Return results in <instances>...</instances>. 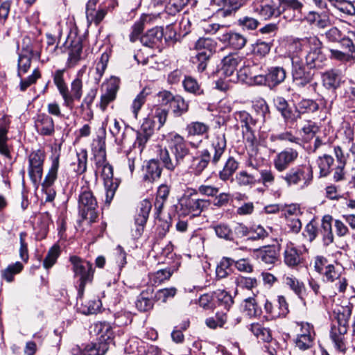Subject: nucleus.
Masks as SVG:
<instances>
[{
    "label": "nucleus",
    "mask_w": 355,
    "mask_h": 355,
    "mask_svg": "<svg viewBox=\"0 0 355 355\" xmlns=\"http://www.w3.org/2000/svg\"><path fill=\"white\" fill-rule=\"evenodd\" d=\"M264 309L267 313L274 318H284L289 313L288 304L283 295L277 296V304H275L266 300L264 304Z\"/></svg>",
    "instance_id": "nucleus-16"
},
{
    "label": "nucleus",
    "mask_w": 355,
    "mask_h": 355,
    "mask_svg": "<svg viewBox=\"0 0 355 355\" xmlns=\"http://www.w3.org/2000/svg\"><path fill=\"white\" fill-rule=\"evenodd\" d=\"M83 46L80 40L73 41L69 51L68 62L70 67H73L80 59Z\"/></svg>",
    "instance_id": "nucleus-45"
},
{
    "label": "nucleus",
    "mask_w": 355,
    "mask_h": 355,
    "mask_svg": "<svg viewBox=\"0 0 355 355\" xmlns=\"http://www.w3.org/2000/svg\"><path fill=\"white\" fill-rule=\"evenodd\" d=\"M186 131L188 137H207L209 131L208 124L200 121H192L187 124Z\"/></svg>",
    "instance_id": "nucleus-29"
},
{
    "label": "nucleus",
    "mask_w": 355,
    "mask_h": 355,
    "mask_svg": "<svg viewBox=\"0 0 355 355\" xmlns=\"http://www.w3.org/2000/svg\"><path fill=\"white\" fill-rule=\"evenodd\" d=\"M162 171V168L160 167L159 162L150 159L145 167L144 180L148 182H153L160 178Z\"/></svg>",
    "instance_id": "nucleus-25"
},
{
    "label": "nucleus",
    "mask_w": 355,
    "mask_h": 355,
    "mask_svg": "<svg viewBox=\"0 0 355 355\" xmlns=\"http://www.w3.org/2000/svg\"><path fill=\"white\" fill-rule=\"evenodd\" d=\"M171 105L173 109L174 114L178 116L187 112L189 108L188 103L180 96L175 97Z\"/></svg>",
    "instance_id": "nucleus-58"
},
{
    "label": "nucleus",
    "mask_w": 355,
    "mask_h": 355,
    "mask_svg": "<svg viewBox=\"0 0 355 355\" xmlns=\"http://www.w3.org/2000/svg\"><path fill=\"white\" fill-rule=\"evenodd\" d=\"M298 152L293 148H286L277 153L273 159L272 164L278 172H283L293 164L298 157Z\"/></svg>",
    "instance_id": "nucleus-13"
},
{
    "label": "nucleus",
    "mask_w": 355,
    "mask_h": 355,
    "mask_svg": "<svg viewBox=\"0 0 355 355\" xmlns=\"http://www.w3.org/2000/svg\"><path fill=\"white\" fill-rule=\"evenodd\" d=\"M260 178L257 180L264 187H269L274 184L275 177L274 173L270 168H266L259 171Z\"/></svg>",
    "instance_id": "nucleus-62"
},
{
    "label": "nucleus",
    "mask_w": 355,
    "mask_h": 355,
    "mask_svg": "<svg viewBox=\"0 0 355 355\" xmlns=\"http://www.w3.org/2000/svg\"><path fill=\"white\" fill-rule=\"evenodd\" d=\"M152 205L148 200H142L139 207V210L135 218V225L136 226L132 235L135 238L140 237L144 230V226L148 218L149 213L151 210Z\"/></svg>",
    "instance_id": "nucleus-14"
},
{
    "label": "nucleus",
    "mask_w": 355,
    "mask_h": 355,
    "mask_svg": "<svg viewBox=\"0 0 355 355\" xmlns=\"http://www.w3.org/2000/svg\"><path fill=\"white\" fill-rule=\"evenodd\" d=\"M215 44L213 40L201 37L196 41L195 49L198 51V52H209L213 54L216 47Z\"/></svg>",
    "instance_id": "nucleus-50"
},
{
    "label": "nucleus",
    "mask_w": 355,
    "mask_h": 355,
    "mask_svg": "<svg viewBox=\"0 0 355 355\" xmlns=\"http://www.w3.org/2000/svg\"><path fill=\"white\" fill-rule=\"evenodd\" d=\"M258 257L261 261L270 265L277 260V252L275 247H265L259 251Z\"/></svg>",
    "instance_id": "nucleus-42"
},
{
    "label": "nucleus",
    "mask_w": 355,
    "mask_h": 355,
    "mask_svg": "<svg viewBox=\"0 0 355 355\" xmlns=\"http://www.w3.org/2000/svg\"><path fill=\"white\" fill-rule=\"evenodd\" d=\"M291 62V76L294 84L299 88H304L309 85L313 90L318 87L317 82H313L314 73L308 67L303 55L298 50L295 51L289 55Z\"/></svg>",
    "instance_id": "nucleus-5"
},
{
    "label": "nucleus",
    "mask_w": 355,
    "mask_h": 355,
    "mask_svg": "<svg viewBox=\"0 0 355 355\" xmlns=\"http://www.w3.org/2000/svg\"><path fill=\"white\" fill-rule=\"evenodd\" d=\"M37 132L42 136H53L55 133V124L51 116L46 114H37L34 121Z\"/></svg>",
    "instance_id": "nucleus-17"
},
{
    "label": "nucleus",
    "mask_w": 355,
    "mask_h": 355,
    "mask_svg": "<svg viewBox=\"0 0 355 355\" xmlns=\"http://www.w3.org/2000/svg\"><path fill=\"white\" fill-rule=\"evenodd\" d=\"M166 9L168 14L174 15L180 12L189 2L188 0H165Z\"/></svg>",
    "instance_id": "nucleus-53"
},
{
    "label": "nucleus",
    "mask_w": 355,
    "mask_h": 355,
    "mask_svg": "<svg viewBox=\"0 0 355 355\" xmlns=\"http://www.w3.org/2000/svg\"><path fill=\"white\" fill-rule=\"evenodd\" d=\"M83 84L82 79L78 76L74 80H72L70 85V91L68 87L66 88V92L62 94L63 105L67 108L72 110L74 106V101H79L83 96Z\"/></svg>",
    "instance_id": "nucleus-12"
},
{
    "label": "nucleus",
    "mask_w": 355,
    "mask_h": 355,
    "mask_svg": "<svg viewBox=\"0 0 355 355\" xmlns=\"http://www.w3.org/2000/svg\"><path fill=\"white\" fill-rule=\"evenodd\" d=\"M226 149V139L224 134L216 135L211 146V150L204 149L196 157H193L191 166L196 175H200L207 167L209 163L216 165L221 158Z\"/></svg>",
    "instance_id": "nucleus-3"
},
{
    "label": "nucleus",
    "mask_w": 355,
    "mask_h": 355,
    "mask_svg": "<svg viewBox=\"0 0 355 355\" xmlns=\"http://www.w3.org/2000/svg\"><path fill=\"white\" fill-rule=\"evenodd\" d=\"M313 336L305 334H298L295 339V345L300 350H306L313 345Z\"/></svg>",
    "instance_id": "nucleus-60"
},
{
    "label": "nucleus",
    "mask_w": 355,
    "mask_h": 355,
    "mask_svg": "<svg viewBox=\"0 0 355 355\" xmlns=\"http://www.w3.org/2000/svg\"><path fill=\"white\" fill-rule=\"evenodd\" d=\"M334 162V158L331 155L327 154L320 156L318 158L317 164L320 169V176L326 177L330 173Z\"/></svg>",
    "instance_id": "nucleus-37"
},
{
    "label": "nucleus",
    "mask_w": 355,
    "mask_h": 355,
    "mask_svg": "<svg viewBox=\"0 0 355 355\" xmlns=\"http://www.w3.org/2000/svg\"><path fill=\"white\" fill-rule=\"evenodd\" d=\"M313 178V168L309 163L294 166L284 175L279 176L288 186L300 185L302 187L309 185Z\"/></svg>",
    "instance_id": "nucleus-7"
},
{
    "label": "nucleus",
    "mask_w": 355,
    "mask_h": 355,
    "mask_svg": "<svg viewBox=\"0 0 355 355\" xmlns=\"http://www.w3.org/2000/svg\"><path fill=\"white\" fill-rule=\"evenodd\" d=\"M41 77L40 71L38 69H35L31 75L27 78H21L19 83V89L21 92H24L31 85L35 84L37 80Z\"/></svg>",
    "instance_id": "nucleus-57"
},
{
    "label": "nucleus",
    "mask_w": 355,
    "mask_h": 355,
    "mask_svg": "<svg viewBox=\"0 0 355 355\" xmlns=\"http://www.w3.org/2000/svg\"><path fill=\"white\" fill-rule=\"evenodd\" d=\"M64 69H58L53 74V83L61 96L62 94L65 93L64 92H66V88L67 87V85L64 79Z\"/></svg>",
    "instance_id": "nucleus-59"
},
{
    "label": "nucleus",
    "mask_w": 355,
    "mask_h": 355,
    "mask_svg": "<svg viewBox=\"0 0 355 355\" xmlns=\"http://www.w3.org/2000/svg\"><path fill=\"white\" fill-rule=\"evenodd\" d=\"M212 301L226 311H228L234 303L232 295L223 289H218L212 293Z\"/></svg>",
    "instance_id": "nucleus-28"
},
{
    "label": "nucleus",
    "mask_w": 355,
    "mask_h": 355,
    "mask_svg": "<svg viewBox=\"0 0 355 355\" xmlns=\"http://www.w3.org/2000/svg\"><path fill=\"white\" fill-rule=\"evenodd\" d=\"M284 283L288 286L301 300L304 301L306 288L303 282H300L293 275H288L284 277Z\"/></svg>",
    "instance_id": "nucleus-31"
},
{
    "label": "nucleus",
    "mask_w": 355,
    "mask_h": 355,
    "mask_svg": "<svg viewBox=\"0 0 355 355\" xmlns=\"http://www.w3.org/2000/svg\"><path fill=\"white\" fill-rule=\"evenodd\" d=\"M97 200L88 186L81 187L78 197L79 213L82 218L89 220L90 223L96 221L98 218Z\"/></svg>",
    "instance_id": "nucleus-8"
},
{
    "label": "nucleus",
    "mask_w": 355,
    "mask_h": 355,
    "mask_svg": "<svg viewBox=\"0 0 355 355\" xmlns=\"http://www.w3.org/2000/svg\"><path fill=\"white\" fill-rule=\"evenodd\" d=\"M69 261L72 265L74 277L77 278L76 287L78 290L77 300L83 302L85 286L91 284L94 279V269L90 261L78 256H71Z\"/></svg>",
    "instance_id": "nucleus-6"
},
{
    "label": "nucleus",
    "mask_w": 355,
    "mask_h": 355,
    "mask_svg": "<svg viewBox=\"0 0 355 355\" xmlns=\"http://www.w3.org/2000/svg\"><path fill=\"white\" fill-rule=\"evenodd\" d=\"M331 6L338 10L341 17L354 16L355 6L349 0H328Z\"/></svg>",
    "instance_id": "nucleus-27"
},
{
    "label": "nucleus",
    "mask_w": 355,
    "mask_h": 355,
    "mask_svg": "<svg viewBox=\"0 0 355 355\" xmlns=\"http://www.w3.org/2000/svg\"><path fill=\"white\" fill-rule=\"evenodd\" d=\"M268 87L271 89L282 83L286 78V71L282 67H270L267 70Z\"/></svg>",
    "instance_id": "nucleus-22"
},
{
    "label": "nucleus",
    "mask_w": 355,
    "mask_h": 355,
    "mask_svg": "<svg viewBox=\"0 0 355 355\" xmlns=\"http://www.w3.org/2000/svg\"><path fill=\"white\" fill-rule=\"evenodd\" d=\"M156 301L154 298L153 289L148 288L142 291L137 298L135 306L141 312H146L153 308L154 302Z\"/></svg>",
    "instance_id": "nucleus-21"
},
{
    "label": "nucleus",
    "mask_w": 355,
    "mask_h": 355,
    "mask_svg": "<svg viewBox=\"0 0 355 355\" xmlns=\"http://www.w3.org/2000/svg\"><path fill=\"white\" fill-rule=\"evenodd\" d=\"M220 40L223 43H227L231 48L236 50L243 49L247 43V39L245 36L241 33L232 31L223 34Z\"/></svg>",
    "instance_id": "nucleus-23"
},
{
    "label": "nucleus",
    "mask_w": 355,
    "mask_h": 355,
    "mask_svg": "<svg viewBox=\"0 0 355 355\" xmlns=\"http://www.w3.org/2000/svg\"><path fill=\"white\" fill-rule=\"evenodd\" d=\"M243 60V57L238 53H230L222 60L220 72L229 77L236 71L239 64Z\"/></svg>",
    "instance_id": "nucleus-20"
},
{
    "label": "nucleus",
    "mask_w": 355,
    "mask_h": 355,
    "mask_svg": "<svg viewBox=\"0 0 355 355\" xmlns=\"http://www.w3.org/2000/svg\"><path fill=\"white\" fill-rule=\"evenodd\" d=\"M234 117L241 124L243 130H250L256 125L257 121V119H254L248 112L244 110L235 112Z\"/></svg>",
    "instance_id": "nucleus-34"
},
{
    "label": "nucleus",
    "mask_w": 355,
    "mask_h": 355,
    "mask_svg": "<svg viewBox=\"0 0 355 355\" xmlns=\"http://www.w3.org/2000/svg\"><path fill=\"white\" fill-rule=\"evenodd\" d=\"M23 268V264L19 261H17L8 265L5 269L2 270L1 277L7 282H12L14 281L15 275L19 274Z\"/></svg>",
    "instance_id": "nucleus-35"
},
{
    "label": "nucleus",
    "mask_w": 355,
    "mask_h": 355,
    "mask_svg": "<svg viewBox=\"0 0 355 355\" xmlns=\"http://www.w3.org/2000/svg\"><path fill=\"white\" fill-rule=\"evenodd\" d=\"M33 58H35V56L19 54L17 70L19 77H21L22 74L27 73L31 67V60Z\"/></svg>",
    "instance_id": "nucleus-55"
},
{
    "label": "nucleus",
    "mask_w": 355,
    "mask_h": 355,
    "mask_svg": "<svg viewBox=\"0 0 355 355\" xmlns=\"http://www.w3.org/2000/svg\"><path fill=\"white\" fill-rule=\"evenodd\" d=\"M300 117L304 113H313L319 109L318 104L311 99H302L296 105Z\"/></svg>",
    "instance_id": "nucleus-46"
},
{
    "label": "nucleus",
    "mask_w": 355,
    "mask_h": 355,
    "mask_svg": "<svg viewBox=\"0 0 355 355\" xmlns=\"http://www.w3.org/2000/svg\"><path fill=\"white\" fill-rule=\"evenodd\" d=\"M227 320V313L225 312H216L214 316L206 319L205 324L210 329H215L217 327L222 328Z\"/></svg>",
    "instance_id": "nucleus-40"
},
{
    "label": "nucleus",
    "mask_w": 355,
    "mask_h": 355,
    "mask_svg": "<svg viewBox=\"0 0 355 355\" xmlns=\"http://www.w3.org/2000/svg\"><path fill=\"white\" fill-rule=\"evenodd\" d=\"M335 315L332 320L330 338L334 343L336 349L343 354L347 350L345 334L348 331V322L352 315V309L349 306H340L334 311Z\"/></svg>",
    "instance_id": "nucleus-4"
},
{
    "label": "nucleus",
    "mask_w": 355,
    "mask_h": 355,
    "mask_svg": "<svg viewBox=\"0 0 355 355\" xmlns=\"http://www.w3.org/2000/svg\"><path fill=\"white\" fill-rule=\"evenodd\" d=\"M209 205V200L198 198L196 193L185 194L179 200L180 211L185 216H198Z\"/></svg>",
    "instance_id": "nucleus-9"
},
{
    "label": "nucleus",
    "mask_w": 355,
    "mask_h": 355,
    "mask_svg": "<svg viewBox=\"0 0 355 355\" xmlns=\"http://www.w3.org/2000/svg\"><path fill=\"white\" fill-rule=\"evenodd\" d=\"M322 85L329 90L335 91L343 83L341 72L335 69H331L321 74Z\"/></svg>",
    "instance_id": "nucleus-18"
},
{
    "label": "nucleus",
    "mask_w": 355,
    "mask_h": 355,
    "mask_svg": "<svg viewBox=\"0 0 355 355\" xmlns=\"http://www.w3.org/2000/svg\"><path fill=\"white\" fill-rule=\"evenodd\" d=\"M94 159L97 168H101L108 164L106 162V153L104 144L99 143L98 150L94 151Z\"/></svg>",
    "instance_id": "nucleus-64"
},
{
    "label": "nucleus",
    "mask_w": 355,
    "mask_h": 355,
    "mask_svg": "<svg viewBox=\"0 0 355 355\" xmlns=\"http://www.w3.org/2000/svg\"><path fill=\"white\" fill-rule=\"evenodd\" d=\"M150 125L151 123L146 121L142 125L141 130L137 132V138L134 143V147L135 148L137 146L140 153L143 151L146 143L153 134V130L150 128Z\"/></svg>",
    "instance_id": "nucleus-26"
},
{
    "label": "nucleus",
    "mask_w": 355,
    "mask_h": 355,
    "mask_svg": "<svg viewBox=\"0 0 355 355\" xmlns=\"http://www.w3.org/2000/svg\"><path fill=\"white\" fill-rule=\"evenodd\" d=\"M244 310L250 317H255L261 313V309L253 297H248L244 300Z\"/></svg>",
    "instance_id": "nucleus-63"
},
{
    "label": "nucleus",
    "mask_w": 355,
    "mask_h": 355,
    "mask_svg": "<svg viewBox=\"0 0 355 355\" xmlns=\"http://www.w3.org/2000/svg\"><path fill=\"white\" fill-rule=\"evenodd\" d=\"M19 54L34 55L36 58H40V52L34 50L33 43L29 37H24L21 42V50Z\"/></svg>",
    "instance_id": "nucleus-52"
},
{
    "label": "nucleus",
    "mask_w": 355,
    "mask_h": 355,
    "mask_svg": "<svg viewBox=\"0 0 355 355\" xmlns=\"http://www.w3.org/2000/svg\"><path fill=\"white\" fill-rule=\"evenodd\" d=\"M108 350V346L105 343H90L85 347V355H105Z\"/></svg>",
    "instance_id": "nucleus-48"
},
{
    "label": "nucleus",
    "mask_w": 355,
    "mask_h": 355,
    "mask_svg": "<svg viewBox=\"0 0 355 355\" xmlns=\"http://www.w3.org/2000/svg\"><path fill=\"white\" fill-rule=\"evenodd\" d=\"M332 216L326 215L322 218L320 232L322 235V239L325 245H329L334 241V235L332 233L331 221Z\"/></svg>",
    "instance_id": "nucleus-33"
},
{
    "label": "nucleus",
    "mask_w": 355,
    "mask_h": 355,
    "mask_svg": "<svg viewBox=\"0 0 355 355\" xmlns=\"http://www.w3.org/2000/svg\"><path fill=\"white\" fill-rule=\"evenodd\" d=\"M272 44V42H265L261 40H257L252 46V51L253 54L263 58L270 53Z\"/></svg>",
    "instance_id": "nucleus-41"
},
{
    "label": "nucleus",
    "mask_w": 355,
    "mask_h": 355,
    "mask_svg": "<svg viewBox=\"0 0 355 355\" xmlns=\"http://www.w3.org/2000/svg\"><path fill=\"white\" fill-rule=\"evenodd\" d=\"M234 282L241 289L252 290L257 286V279L255 277L239 275L234 278Z\"/></svg>",
    "instance_id": "nucleus-47"
},
{
    "label": "nucleus",
    "mask_w": 355,
    "mask_h": 355,
    "mask_svg": "<svg viewBox=\"0 0 355 355\" xmlns=\"http://www.w3.org/2000/svg\"><path fill=\"white\" fill-rule=\"evenodd\" d=\"M302 251L297 250L293 243H288L284 252V261L285 264L293 268L302 263Z\"/></svg>",
    "instance_id": "nucleus-19"
},
{
    "label": "nucleus",
    "mask_w": 355,
    "mask_h": 355,
    "mask_svg": "<svg viewBox=\"0 0 355 355\" xmlns=\"http://www.w3.org/2000/svg\"><path fill=\"white\" fill-rule=\"evenodd\" d=\"M239 168V162L233 157H230L225 162L221 171H219L218 177L222 181H232V176Z\"/></svg>",
    "instance_id": "nucleus-30"
},
{
    "label": "nucleus",
    "mask_w": 355,
    "mask_h": 355,
    "mask_svg": "<svg viewBox=\"0 0 355 355\" xmlns=\"http://www.w3.org/2000/svg\"><path fill=\"white\" fill-rule=\"evenodd\" d=\"M182 84L184 89L189 93L196 95L203 94V90L200 88L196 80L191 76L186 77Z\"/></svg>",
    "instance_id": "nucleus-56"
},
{
    "label": "nucleus",
    "mask_w": 355,
    "mask_h": 355,
    "mask_svg": "<svg viewBox=\"0 0 355 355\" xmlns=\"http://www.w3.org/2000/svg\"><path fill=\"white\" fill-rule=\"evenodd\" d=\"M167 148H161L159 158L164 166L168 171L175 170L189 154V148L184 138L175 132H171L166 137Z\"/></svg>",
    "instance_id": "nucleus-1"
},
{
    "label": "nucleus",
    "mask_w": 355,
    "mask_h": 355,
    "mask_svg": "<svg viewBox=\"0 0 355 355\" xmlns=\"http://www.w3.org/2000/svg\"><path fill=\"white\" fill-rule=\"evenodd\" d=\"M238 25L243 30L254 31L257 28L259 21L254 17L244 16L238 19Z\"/></svg>",
    "instance_id": "nucleus-61"
},
{
    "label": "nucleus",
    "mask_w": 355,
    "mask_h": 355,
    "mask_svg": "<svg viewBox=\"0 0 355 355\" xmlns=\"http://www.w3.org/2000/svg\"><path fill=\"white\" fill-rule=\"evenodd\" d=\"M163 36V29L157 26L148 30L141 37L140 40L143 45L153 48L161 42Z\"/></svg>",
    "instance_id": "nucleus-24"
},
{
    "label": "nucleus",
    "mask_w": 355,
    "mask_h": 355,
    "mask_svg": "<svg viewBox=\"0 0 355 355\" xmlns=\"http://www.w3.org/2000/svg\"><path fill=\"white\" fill-rule=\"evenodd\" d=\"M60 255V248L58 245H53L49 250L43 261V266L46 269L51 268L56 262Z\"/></svg>",
    "instance_id": "nucleus-54"
},
{
    "label": "nucleus",
    "mask_w": 355,
    "mask_h": 355,
    "mask_svg": "<svg viewBox=\"0 0 355 355\" xmlns=\"http://www.w3.org/2000/svg\"><path fill=\"white\" fill-rule=\"evenodd\" d=\"M77 161L73 163L74 166L73 171L78 175L83 174L87 171V152L85 149H81L76 153Z\"/></svg>",
    "instance_id": "nucleus-39"
},
{
    "label": "nucleus",
    "mask_w": 355,
    "mask_h": 355,
    "mask_svg": "<svg viewBox=\"0 0 355 355\" xmlns=\"http://www.w3.org/2000/svg\"><path fill=\"white\" fill-rule=\"evenodd\" d=\"M216 236L226 241L234 240V232L230 226L226 223H220L213 227Z\"/></svg>",
    "instance_id": "nucleus-44"
},
{
    "label": "nucleus",
    "mask_w": 355,
    "mask_h": 355,
    "mask_svg": "<svg viewBox=\"0 0 355 355\" xmlns=\"http://www.w3.org/2000/svg\"><path fill=\"white\" fill-rule=\"evenodd\" d=\"M91 334L96 336V341L101 343H105L107 346L112 341L114 332L111 324L106 322H98L94 323L90 327Z\"/></svg>",
    "instance_id": "nucleus-15"
},
{
    "label": "nucleus",
    "mask_w": 355,
    "mask_h": 355,
    "mask_svg": "<svg viewBox=\"0 0 355 355\" xmlns=\"http://www.w3.org/2000/svg\"><path fill=\"white\" fill-rule=\"evenodd\" d=\"M249 329L258 339L263 342H270L272 339L270 329L263 327L259 323L251 324Z\"/></svg>",
    "instance_id": "nucleus-36"
},
{
    "label": "nucleus",
    "mask_w": 355,
    "mask_h": 355,
    "mask_svg": "<svg viewBox=\"0 0 355 355\" xmlns=\"http://www.w3.org/2000/svg\"><path fill=\"white\" fill-rule=\"evenodd\" d=\"M254 11L266 20L277 17L282 13L279 0H261L260 4L254 6Z\"/></svg>",
    "instance_id": "nucleus-11"
},
{
    "label": "nucleus",
    "mask_w": 355,
    "mask_h": 355,
    "mask_svg": "<svg viewBox=\"0 0 355 355\" xmlns=\"http://www.w3.org/2000/svg\"><path fill=\"white\" fill-rule=\"evenodd\" d=\"M212 55L211 53L198 52L197 54L191 58V62L196 66L199 72H202L205 70L207 63Z\"/></svg>",
    "instance_id": "nucleus-43"
},
{
    "label": "nucleus",
    "mask_w": 355,
    "mask_h": 355,
    "mask_svg": "<svg viewBox=\"0 0 355 355\" xmlns=\"http://www.w3.org/2000/svg\"><path fill=\"white\" fill-rule=\"evenodd\" d=\"M234 260L228 257H223L216 269V277L218 279L227 277L232 272L231 266Z\"/></svg>",
    "instance_id": "nucleus-38"
},
{
    "label": "nucleus",
    "mask_w": 355,
    "mask_h": 355,
    "mask_svg": "<svg viewBox=\"0 0 355 355\" xmlns=\"http://www.w3.org/2000/svg\"><path fill=\"white\" fill-rule=\"evenodd\" d=\"M104 187L105 189V202L110 204L113 199L115 192L119 187L120 181L115 178L109 180L103 181Z\"/></svg>",
    "instance_id": "nucleus-49"
},
{
    "label": "nucleus",
    "mask_w": 355,
    "mask_h": 355,
    "mask_svg": "<svg viewBox=\"0 0 355 355\" xmlns=\"http://www.w3.org/2000/svg\"><path fill=\"white\" fill-rule=\"evenodd\" d=\"M45 157V152L42 149L32 151L28 156V173L34 184H37L42 180Z\"/></svg>",
    "instance_id": "nucleus-10"
},
{
    "label": "nucleus",
    "mask_w": 355,
    "mask_h": 355,
    "mask_svg": "<svg viewBox=\"0 0 355 355\" xmlns=\"http://www.w3.org/2000/svg\"><path fill=\"white\" fill-rule=\"evenodd\" d=\"M293 45L300 53L305 52L303 57L310 69H320L325 65L327 58L322 50L323 44L317 36L295 38L293 40Z\"/></svg>",
    "instance_id": "nucleus-2"
},
{
    "label": "nucleus",
    "mask_w": 355,
    "mask_h": 355,
    "mask_svg": "<svg viewBox=\"0 0 355 355\" xmlns=\"http://www.w3.org/2000/svg\"><path fill=\"white\" fill-rule=\"evenodd\" d=\"M252 107L257 114L264 121L266 114L269 112L266 101L262 98H256L252 101Z\"/></svg>",
    "instance_id": "nucleus-51"
},
{
    "label": "nucleus",
    "mask_w": 355,
    "mask_h": 355,
    "mask_svg": "<svg viewBox=\"0 0 355 355\" xmlns=\"http://www.w3.org/2000/svg\"><path fill=\"white\" fill-rule=\"evenodd\" d=\"M59 159V154L53 155V156L51 157V166L49 170L48 173L44 178V180L42 182V187L46 188L50 187L55 181L60 165Z\"/></svg>",
    "instance_id": "nucleus-32"
}]
</instances>
